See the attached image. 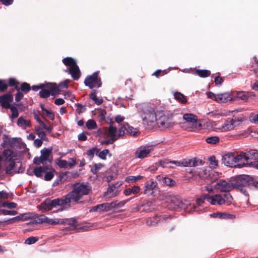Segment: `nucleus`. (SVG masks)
<instances>
[{
	"label": "nucleus",
	"instance_id": "23",
	"mask_svg": "<svg viewBox=\"0 0 258 258\" xmlns=\"http://www.w3.org/2000/svg\"><path fill=\"white\" fill-rule=\"evenodd\" d=\"M60 221V224H64L65 226H68L70 228L73 229L76 226L77 221L74 218L71 219H58Z\"/></svg>",
	"mask_w": 258,
	"mask_h": 258
},
{
	"label": "nucleus",
	"instance_id": "13",
	"mask_svg": "<svg viewBox=\"0 0 258 258\" xmlns=\"http://www.w3.org/2000/svg\"><path fill=\"white\" fill-rule=\"evenodd\" d=\"M35 221L36 223H47L52 225L59 224V223L60 222V221L58 220V219L49 218L44 215H41L37 217Z\"/></svg>",
	"mask_w": 258,
	"mask_h": 258
},
{
	"label": "nucleus",
	"instance_id": "3",
	"mask_svg": "<svg viewBox=\"0 0 258 258\" xmlns=\"http://www.w3.org/2000/svg\"><path fill=\"white\" fill-rule=\"evenodd\" d=\"M242 158L239 168L245 166L253 167L258 169V151L254 150H250L245 153H241Z\"/></svg>",
	"mask_w": 258,
	"mask_h": 258
},
{
	"label": "nucleus",
	"instance_id": "44",
	"mask_svg": "<svg viewBox=\"0 0 258 258\" xmlns=\"http://www.w3.org/2000/svg\"><path fill=\"white\" fill-rule=\"evenodd\" d=\"M128 126L127 123H123V125L119 128L118 132V134L119 137L123 136L125 135H126V127Z\"/></svg>",
	"mask_w": 258,
	"mask_h": 258
},
{
	"label": "nucleus",
	"instance_id": "45",
	"mask_svg": "<svg viewBox=\"0 0 258 258\" xmlns=\"http://www.w3.org/2000/svg\"><path fill=\"white\" fill-rule=\"evenodd\" d=\"M208 144H216L219 142V138L217 136H212L207 138L206 140Z\"/></svg>",
	"mask_w": 258,
	"mask_h": 258
},
{
	"label": "nucleus",
	"instance_id": "32",
	"mask_svg": "<svg viewBox=\"0 0 258 258\" xmlns=\"http://www.w3.org/2000/svg\"><path fill=\"white\" fill-rule=\"evenodd\" d=\"M152 203L151 202H147L145 204H143L140 210L142 212H149L153 210V208L152 207Z\"/></svg>",
	"mask_w": 258,
	"mask_h": 258
},
{
	"label": "nucleus",
	"instance_id": "17",
	"mask_svg": "<svg viewBox=\"0 0 258 258\" xmlns=\"http://www.w3.org/2000/svg\"><path fill=\"white\" fill-rule=\"evenodd\" d=\"M13 100V96L11 93H7L0 96V104L5 108H9L10 103Z\"/></svg>",
	"mask_w": 258,
	"mask_h": 258
},
{
	"label": "nucleus",
	"instance_id": "50",
	"mask_svg": "<svg viewBox=\"0 0 258 258\" xmlns=\"http://www.w3.org/2000/svg\"><path fill=\"white\" fill-rule=\"evenodd\" d=\"M102 206V211H108L113 210L112 202L101 204Z\"/></svg>",
	"mask_w": 258,
	"mask_h": 258
},
{
	"label": "nucleus",
	"instance_id": "54",
	"mask_svg": "<svg viewBox=\"0 0 258 258\" xmlns=\"http://www.w3.org/2000/svg\"><path fill=\"white\" fill-rule=\"evenodd\" d=\"M162 182L166 184V185H169V186H172L173 185H174L175 182L171 179V178H168V177H164L162 179Z\"/></svg>",
	"mask_w": 258,
	"mask_h": 258
},
{
	"label": "nucleus",
	"instance_id": "24",
	"mask_svg": "<svg viewBox=\"0 0 258 258\" xmlns=\"http://www.w3.org/2000/svg\"><path fill=\"white\" fill-rule=\"evenodd\" d=\"M49 169L48 166H39L35 167L33 170L34 174L37 177H41L42 174Z\"/></svg>",
	"mask_w": 258,
	"mask_h": 258
},
{
	"label": "nucleus",
	"instance_id": "64",
	"mask_svg": "<svg viewBox=\"0 0 258 258\" xmlns=\"http://www.w3.org/2000/svg\"><path fill=\"white\" fill-rule=\"evenodd\" d=\"M211 216L214 218H219L220 219L225 218V213H215L211 215Z\"/></svg>",
	"mask_w": 258,
	"mask_h": 258
},
{
	"label": "nucleus",
	"instance_id": "18",
	"mask_svg": "<svg viewBox=\"0 0 258 258\" xmlns=\"http://www.w3.org/2000/svg\"><path fill=\"white\" fill-rule=\"evenodd\" d=\"M173 164L177 166H189L191 167L192 166H197L198 164V162L196 159H183L181 161H173Z\"/></svg>",
	"mask_w": 258,
	"mask_h": 258
},
{
	"label": "nucleus",
	"instance_id": "10",
	"mask_svg": "<svg viewBox=\"0 0 258 258\" xmlns=\"http://www.w3.org/2000/svg\"><path fill=\"white\" fill-rule=\"evenodd\" d=\"M84 84L91 89L98 88L102 85L101 79L97 72H95L92 75L88 76L84 80Z\"/></svg>",
	"mask_w": 258,
	"mask_h": 258
},
{
	"label": "nucleus",
	"instance_id": "31",
	"mask_svg": "<svg viewBox=\"0 0 258 258\" xmlns=\"http://www.w3.org/2000/svg\"><path fill=\"white\" fill-rule=\"evenodd\" d=\"M173 95L177 101L181 102V103L185 104L187 102V100L185 98V96L182 93L179 92H173Z\"/></svg>",
	"mask_w": 258,
	"mask_h": 258
},
{
	"label": "nucleus",
	"instance_id": "53",
	"mask_svg": "<svg viewBox=\"0 0 258 258\" xmlns=\"http://www.w3.org/2000/svg\"><path fill=\"white\" fill-rule=\"evenodd\" d=\"M8 84L6 80H0V91L4 92L8 88Z\"/></svg>",
	"mask_w": 258,
	"mask_h": 258
},
{
	"label": "nucleus",
	"instance_id": "21",
	"mask_svg": "<svg viewBox=\"0 0 258 258\" xmlns=\"http://www.w3.org/2000/svg\"><path fill=\"white\" fill-rule=\"evenodd\" d=\"M216 99V101L218 103H226L232 100L233 98L230 93L225 92L218 94Z\"/></svg>",
	"mask_w": 258,
	"mask_h": 258
},
{
	"label": "nucleus",
	"instance_id": "12",
	"mask_svg": "<svg viewBox=\"0 0 258 258\" xmlns=\"http://www.w3.org/2000/svg\"><path fill=\"white\" fill-rule=\"evenodd\" d=\"M155 123L162 128H166L171 126V122L169 118L163 114V112H159L157 121Z\"/></svg>",
	"mask_w": 258,
	"mask_h": 258
},
{
	"label": "nucleus",
	"instance_id": "11",
	"mask_svg": "<svg viewBox=\"0 0 258 258\" xmlns=\"http://www.w3.org/2000/svg\"><path fill=\"white\" fill-rule=\"evenodd\" d=\"M153 150V146L142 145L134 151L133 156L135 159H143L148 157Z\"/></svg>",
	"mask_w": 258,
	"mask_h": 258
},
{
	"label": "nucleus",
	"instance_id": "59",
	"mask_svg": "<svg viewBox=\"0 0 258 258\" xmlns=\"http://www.w3.org/2000/svg\"><path fill=\"white\" fill-rule=\"evenodd\" d=\"M210 164L215 168L218 166V160L216 159L215 157L212 156L209 158Z\"/></svg>",
	"mask_w": 258,
	"mask_h": 258
},
{
	"label": "nucleus",
	"instance_id": "4",
	"mask_svg": "<svg viewBox=\"0 0 258 258\" xmlns=\"http://www.w3.org/2000/svg\"><path fill=\"white\" fill-rule=\"evenodd\" d=\"M208 202L213 205L221 206L223 205H230L232 204L233 198L229 193L216 194L210 196Z\"/></svg>",
	"mask_w": 258,
	"mask_h": 258
},
{
	"label": "nucleus",
	"instance_id": "41",
	"mask_svg": "<svg viewBox=\"0 0 258 258\" xmlns=\"http://www.w3.org/2000/svg\"><path fill=\"white\" fill-rule=\"evenodd\" d=\"M232 124H233V127L238 125L240 122L242 121L243 117L241 116H233L232 118H230Z\"/></svg>",
	"mask_w": 258,
	"mask_h": 258
},
{
	"label": "nucleus",
	"instance_id": "56",
	"mask_svg": "<svg viewBox=\"0 0 258 258\" xmlns=\"http://www.w3.org/2000/svg\"><path fill=\"white\" fill-rule=\"evenodd\" d=\"M103 167L102 164H95L94 165V167L91 169V171L94 174H96L98 171L100 170Z\"/></svg>",
	"mask_w": 258,
	"mask_h": 258
},
{
	"label": "nucleus",
	"instance_id": "2",
	"mask_svg": "<svg viewBox=\"0 0 258 258\" xmlns=\"http://www.w3.org/2000/svg\"><path fill=\"white\" fill-rule=\"evenodd\" d=\"M57 206H60V207L57 210L53 211L52 212V213L61 212L64 209L68 208L63 197L61 198H57L53 200L47 198L41 203L39 206L40 210L42 212L50 211Z\"/></svg>",
	"mask_w": 258,
	"mask_h": 258
},
{
	"label": "nucleus",
	"instance_id": "28",
	"mask_svg": "<svg viewBox=\"0 0 258 258\" xmlns=\"http://www.w3.org/2000/svg\"><path fill=\"white\" fill-rule=\"evenodd\" d=\"M183 118L188 122L192 123L197 122V116L191 113H185L183 115Z\"/></svg>",
	"mask_w": 258,
	"mask_h": 258
},
{
	"label": "nucleus",
	"instance_id": "26",
	"mask_svg": "<svg viewBox=\"0 0 258 258\" xmlns=\"http://www.w3.org/2000/svg\"><path fill=\"white\" fill-rule=\"evenodd\" d=\"M160 220V218L159 216H155L153 217L148 218L146 220V223L148 226H155L158 224Z\"/></svg>",
	"mask_w": 258,
	"mask_h": 258
},
{
	"label": "nucleus",
	"instance_id": "40",
	"mask_svg": "<svg viewBox=\"0 0 258 258\" xmlns=\"http://www.w3.org/2000/svg\"><path fill=\"white\" fill-rule=\"evenodd\" d=\"M86 126L88 130H91L97 128V125L93 119H89L86 123Z\"/></svg>",
	"mask_w": 258,
	"mask_h": 258
},
{
	"label": "nucleus",
	"instance_id": "15",
	"mask_svg": "<svg viewBox=\"0 0 258 258\" xmlns=\"http://www.w3.org/2000/svg\"><path fill=\"white\" fill-rule=\"evenodd\" d=\"M241 184L247 185L249 187H254L258 188V181L254 179L248 175H244L240 178Z\"/></svg>",
	"mask_w": 258,
	"mask_h": 258
},
{
	"label": "nucleus",
	"instance_id": "63",
	"mask_svg": "<svg viewBox=\"0 0 258 258\" xmlns=\"http://www.w3.org/2000/svg\"><path fill=\"white\" fill-rule=\"evenodd\" d=\"M58 166L60 168H67L68 163L64 160H59L57 162Z\"/></svg>",
	"mask_w": 258,
	"mask_h": 258
},
{
	"label": "nucleus",
	"instance_id": "35",
	"mask_svg": "<svg viewBox=\"0 0 258 258\" xmlns=\"http://www.w3.org/2000/svg\"><path fill=\"white\" fill-rule=\"evenodd\" d=\"M171 203L174 206L173 209L181 208L183 205L180 200L174 197L171 198Z\"/></svg>",
	"mask_w": 258,
	"mask_h": 258
},
{
	"label": "nucleus",
	"instance_id": "1",
	"mask_svg": "<svg viewBox=\"0 0 258 258\" xmlns=\"http://www.w3.org/2000/svg\"><path fill=\"white\" fill-rule=\"evenodd\" d=\"M73 190L63 197L67 207L69 208L71 207L72 202L75 204L80 203V200L84 196L88 195L91 190V187L87 182L76 183L73 184Z\"/></svg>",
	"mask_w": 258,
	"mask_h": 258
},
{
	"label": "nucleus",
	"instance_id": "19",
	"mask_svg": "<svg viewBox=\"0 0 258 258\" xmlns=\"http://www.w3.org/2000/svg\"><path fill=\"white\" fill-rule=\"evenodd\" d=\"M3 155L6 162L15 161L17 157L16 153L11 149H5L3 152Z\"/></svg>",
	"mask_w": 258,
	"mask_h": 258
},
{
	"label": "nucleus",
	"instance_id": "52",
	"mask_svg": "<svg viewBox=\"0 0 258 258\" xmlns=\"http://www.w3.org/2000/svg\"><path fill=\"white\" fill-rule=\"evenodd\" d=\"M17 213V211L15 210L10 211L3 209L1 211V214H2L4 215H16Z\"/></svg>",
	"mask_w": 258,
	"mask_h": 258
},
{
	"label": "nucleus",
	"instance_id": "47",
	"mask_svg": "<svg viewBox=\"0 0 258 258\" xmlns=\"http://www.w3.org/2000/svg\"><path fill=\"white\" fill-rule=\"evenodd\" d=\"M126 134L135 136L138 133V130L133 127V126H130L128 124V126L126 127Z\"/></svg>",
	"mask_w": 258,
	"mask_h": 258
},
{
	"label": "nucleus",
	"instance_id": "39",
	"mask_svg": "<svg viewBox=\"0 0 258 258\" xmlns=\"http://www.w3.org/2000/svg\"><path fill=\"white\" fill-rule=\"evenodd\" d=\"M143 178V176H128L125 178V181L127 182H135L138 180H141Z\"/></svg>",
	"mask_w": 258,
	"mask_h": 258
},
{
	"label": "nucleus",
	"instance_id": "9",
	"mask_svg": "<svg viewBox=\"0 0 258 258\" xmlns=\"http://www.w3.org/2000/svg\"><path fill=\"white\" fill-rule=\"evenodd\" d=\"M237 185L236 182H228L225 180L219 179L214 185V188L221 192L228 193L232 189L237 187Z\"/></svg>",
	"mask_w": 258,
	"mask_h": 258
},
{
	"label": "nucleus",
	"instance_id": "30",
	"mask_svg": "<svg viewBox=\"0 0 258 258\" xmlns=\"http://www.w3.org/2000/svg\"><path fill=\"white\" fill-rule=\"evenodd\" d=\"M250 95L248 92L243 91L236 92L235 93V97L241 100L243 102H246Z\"/></svg>",
	"mask_w": 258,
	"mask_h": 258
},
{
	"label": "nucleus",
	"instance_id": "14",
	"mask_svg": "<svg viewBox=\"0 0 258 258\" xmlns=\"http://www.w3.org/2000/svg\"><path fill=\"white\" fill-rule=\"evenodd\" d=\"M157 185V182L153 179L147 181L144 184V194L148 196H152L154 193V189Z\"/></svg>",
	"mask_w": 258,
	"mask_h": 258
},
{
	"label": "nucleus",
	"instance_id": "37",
	"mask_svg": "<svg viewBox=\"0 0 258 258\" xmlns=\"http://www.w3.org/2000/svg\"><path fill=\"white\" fill-rule=\"evenodd\" d=\"M35 133L40 138L45 141L47 140V138L46 136L45 132L43 131V129L40 127H35Z\"/></svg>",
	"mask_w": 258,
	"mask_h": 258
},
{
	"label": "nucleus",
	"instance_id": "42",
	"mask_svg": "<svg viewBox=\"0 0 258 258\" xmlns=\"http://www.w3.org/2000/svg\"><path fill=\"white\" fill-rule=\"evenodd\" d=\"M210 197V196L208 194H204L202 195L199 199L197 200V204L200 206L203 203H205V201L208 202V199Z\"/></svg>",
	"mask_w": 258,
	"mask_h": 258
},
{
	"label": "nucleus",
	"instance_id": "29",
	"mask_svg": "<svg viewBox=\"0 0 258 258\" xmlns=\"http://www.w3.org/2000/svg\"><path fill=\"white\" fill-rule=\"evenodd\" d=\"M141 190V188L139 186L135 185L132 187V188H128L124 190V194L126 196H129L131 194H133L134 195L138 194Z\"/></svg>",
	"mask_w": 258,
	"mask_h": 258
},
{
	"label": "nucleus",
	"instance_id": "22",
	"mask_svg": "<svg viewBox=\"0 0 258 258\" xmlns=\"http://www.w3.org/2000/svg\"><path fill=\"white\" fill-rule=\"evenodd\" d=\"M17 125L23 130L31 126V122L26 117L21 116L18 119Z\"/></svg>",
	"mask_w": 258,
	"mask_h": 258
},
{
	"label": "nucleus",
	"instance_id": "48",
	"mask_svg": "<svg viewBox=\"0 0 258 258\" xmlns=\"http://www.w3.org/2000/svg\"><path fill=\"white\" fill-rule=\"evenodd\" d=\"M12 112V114L11 116V119L13 120L14 118L17 117L19 115V112L17 108L14 106H10L9 108Z\"/></svg>",
	"mask_w": 258,
	"mask_h": 258
},
{
	"label": "nucleus",
	"instance_id": "38",
	"mask_svg": "<svg viewBox=\"0 0 258 258\" xmlns=\"http://www.w3.org/2000/svg\"><path fill=\"white\" fill-rule=\"evenodd\" d=\"M51 152V149H45L42 150L41 151V155L40 157L44 161H45L48 160Z\"/></svg>",
	"mask_w": 258,
	"mask_h": 258
},
{
	"label": "nucleus",
	"instance_id": "57",
	"mask_svg": "<svg viewBox=\"0 0 258 258\" xmlns=\"http://www.w3.org/2000/svg\"><path fill=\"white\" fill-rule=\"evenodd\" d=\"M30 85L27 83H23L21 86V90L23 92H28L30 90Z\"/></svg>",
	"mask_w": 258,
	"mask_h": 258
},
{
	"label": "nucleus",
	"instance_id": "25",
	"mask_svg": "<svg viewBox=\"0 0 258 258\" xmlns=\"http://www.w3.org/2000/svg\"><path fill=\"white\" fill-rule=\"evenodd\" d=\"M222 132H227L234 128L233 124L230 118L226 120L220 127Z\"/></svg>",
	"mask_w": 258,
	"mask_h": 258
},
{
	"label": "nucleus",
	"instance_id": "61",
	"mask_svg": "<svg viewBox=\"0 0 258 258\" xmlns=\"http://www.w3.org/2000/svg\"><path fill=\"white\" fill-rule=\"evenodd\" d=\"M38 240V238L35 237H30L26 239L25 243L32 244L35 243Z\"/></svg>",
	"mask_w": 258,
	"mask_h": 258
},
{
	"label": "nucleus",
	"instance_id": "27",
	"mask_svg": "<svg viewBox=\"0 0 258 258\" xmlns=\"http://www.w3.org/2000/svg\"><path fill=\"white\" fill-rule=\"evenodd\" d=\"M9 164L6 166L5 171L7 174H13L15 173L16 172L14 170L16 163L15 161L9 162Z\"/></svg>",
	"mask_w": 258,
	"mask_h": 258
},
{
	"label": "nucleus",
	"instance_id": "20",
	"mask_svg": "<svg viewBox=\"0 0 258 258\" xmlns=\"http://www.w3.org/2000/svg\"><path fill=\"white\" fill-rule=\"evenodd\" d=\"M107 137L114 142L117 140L119 137L116 127L110 125L107 133Z\"/></svg>",
	"mask_w": 258,
	"mask_h": 258
},
{
	"label": "nucleus",
	"instance_id": "8",
	"mask_svg": "<svg viewBox=\"0 0 258 258\" xmlns=\"http://www.w3.org/2000/svg\"><path fill=\"white\" fill-rule=\"evenodd\" d=\"M197 175L206 182H213L216 178V173L210 167L198 168Z\"/></svg>",
	"mask_w": 258,
	"mask_h": 258
},
{
	"label": "nucleus",
	"instance_id": "55",
	"mask_svg": "<svg viewBox=\"0 0 258 258\" xmlns=\"http://www.w3.org/2000/svg\"><path fill=\"white\" fill-rule=\"evenodd\" d=\"M237 187H236L235 188L239 189L241 193H242L244 196H245L246 197L248 196V194H247V190L245 188V187L247 185H245L244 184H242L243 186H240L239 184H237Z\"/></svg>",
	"mask_w": 258,
	"mask_h": 258
},
{
	"label": "nucleus",
	"instance_id": "7",
	"mask_svg": "<svg viewBox=\"0 0 258 258\" xmlns=\"http://www.w3.org/2000/svg\"><path fill=\"white\" fill-rule=\"evenodd\" d=\"M158 112H156L154 108L147 107L143 109L141 116L143 120L147 124L153 125L157 120Z\"/></svg>",
	"mask_w": 258,
	"mask_h": 258
},
{
	"label": "nucleus",
	"instance_id": "16",
	"mask_svg": "<svg viewBox=\"0 0 258 258\" xmlns=\"http://www.w3.org/2000/svg\"><path fill=\"white\" fill-rule=\"evenodd\" d=\"M118 183L109 185L104 196L108 198H112L118 195L120 190L118 188Z\"/></svg>",
	"mask_w": 258,
	"mask_h": 258
},
{
	"label": "nucleus",
	"instance_id": "5",
	"mask_svg": "<svg viewBox=\"0 0 258 258\" xmlns=\"http://www.w3.org/2000/svg\"><path fill=\"white\" fill-rule=\"evenodd\" d=\"M63 63L68 68L64 72L71 75L73 79L78 80L81 76V72L76 61L72 57H66L62 60Z\"/></svg>",
	"mask_w": 258,
	"mask_h": 258
},
{
	"label": "nucleus",
	"instance_id": "62",
	"mask_svg": "<svg viewBox=\"0 0 258 258\" xmlns=\"http://www.w3.org/2000/svg\"><path fill=\"white\" fill-rule=\"evenodd\" d=\"M3 207H7L9 208H15L17 207V204L13 202H3L2 204Z\"/></svg>",
	"mask_w": 258,
	"mask_h": 258
},
{
	"label": "nucleus",
	"instance_id": "60",
	"mask_svg": "<svg viewBox=\"0 0 258 258\" xmlns=\"http://www.w3.org/2000/svg\"><path fill=\"white\" fill-rule=\"evenodd\" d=\"M53 172L51 171H47L45 172V174L44 176V179L46 181L50 180L53 177Z\"/></svg>",
	"mask_w": 258,
	"mask_h": 258
},
{
	"label": "nucleus",
	"instance_id": "33",
	"mask_svg": "<svg viewBox=\"0 0 258 258\" xmlns=\"http://www.w3.org/2000/svg\"><path fill=\"white\" fill-rule=\"evenodd\" d=\"M131 199H129L126 200H124L122 201L118 202V201H116L114 202H112L113 210H118V209L122 207L127 202H128Z\"/></svg>",
	"mask_w": 258,
	"mask_h": 258
},
{
	"label": "nucleus",
	"instance_id": "58",
	"mask_svg": "<svg viewBox=\"0 0 258 258\" xmlns=\"http://www.w3.org/2000/svg\"><path fill=\"white\" fill-rule=\"evenodd\" d=\"M48 117H49L51 120H53L55 118V115L53 112H52L50 110H45V111L43 112Z\"/></svg>",
	"mask_w": 258,
	"mask_h": 258
},
{
	"label": "nucleus",
	"instance_id": "46",
	"mask_svg": "<svg viewBox=\"0 0 258 258\" xmlns=\"http://www.w3.org/2000/svg\"><path fill=\"white\" fill-rule=\"evenodd\" d=\"M173 161H169L167 159H165L159 161L158 164L163 168H168L171 167L170 164H173Z\"/></svg>",
	"mask_w": 258,
	"mask_h": 258
},
{
	"label": "nucleus",
	"instance_id": "6",
	"mask_svg": "<svg viewBox=\"0 0 258 258\" xmlns=\"http://www.w3.org/2000/svg\"><path fill=\"white\" fill-rule=\"evenodd\" d=\"M242 158V156L240 153L229 152L222 156V162L228 167L239 168Z\"/></svg>",
	"mask_w": 258,
	"mask_h": 258
},
{
	"label": "nucleus",
	"instance_id": "49",
	"mask_svg": "<svg viewBox=\"0 0 258 258\" xmlns=\"http://www.w3.org/2000/svg\"><path fill=\"white\" fill-rule=\"evenodd\" d=\"M50 92H51L50 90L42 89L39 92V95H40V97H41L42 98H47L50 96Z\"/></svg>",
	"mask_w": 258,
	"mask_h": 258
},
{
	"label": "nucleus",
	"instance_id": "34",
	"mask_svg": "<svg viewBox=\"0 0 258 258\" xmlns=\"http://www.w3.org/2000/svg\"><path fill=\"white\" fill-rule=\"evenodd\" d=\"M192 168H189L186 169V173L187 176L188 175V177L191 178L194 176L197 175V170L198 168L196 166H192Z\"/></svg>",
	"mask_w": 258,
	"mask_h": 258
},
{
	"label": "nucleus",
	"instance_id": "36",
	"mask_svg": "<svg viewBox=\"0 0 258 258\" xmlns=\"http://www.w3.org/2000/svg\"><path fill=\"white\" fill-rule=\"evenodd\" d=\"M195 73L198 76L202 78L208 77L211 74L210 71L207 70H196Z\"/></svg>",
	"mask_w": 258,
	"mask_h": 258
},
{
	"label": "nucleus",
	"instance_id": "43",
	"mask_svg": "<svg viewBox=\"0 0 258 258\" xmlns=\"http://www.w3.org/2000/svg\"><path fill=\"white\" fill-rule=\"evenodd\" d=\"M98 155L101 159L106 160V156L109 155V156H111V154L110 153L108 149H104L99 152Z\"/></svg>",
	"mask_w": 258,
	"mask_h": 258
},
{
	"label": "nucleus",
	"instance_id": "51",
	"mask_svg": "<svg viewBox=\"0 0 258 258\" xmlns=\"http://www.w3.org/2000/svg\"><path fill=\"white\" fill-rule=\"evenodd\" d=\"M99 152V150L96 148H93L87 152V155L91 158L94 157L95 154L97 155V153Z\"/></svg>",
	"mask_w": 258,
	"mask_h": 258
}]
</instances>
